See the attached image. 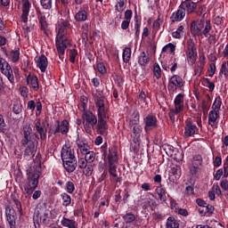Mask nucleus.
Instances as JSON below:
<instances>
[{
	"label": "nucleus",
	"instance_id": "35",
	"mask_svg": "<svg viewBox=\"0 0 228 228\" xmlns=\"http://www.w3.org/2000/svg\"><path fill=\"white\" fill-rule=\"evenodd\" d=\"M156 193L159 195V200H161L162 203L167 202V190L163 188V186H158L156 188Z\"/></svg>",
	"mask_w": 228,
	"mask_h": 228
},
{
	"label": "nucleus",
	"instance_id": "50",
	"mask_svg": "<svg viewBox=\"0 0 228 228\" xmlns=\"http://www.w3.org/2000/svg\"><path fill=\"white\" fill-rule=\"evenodd\" d=\"M129 123H140V112L134 110L131 115Z\"/></svg>",
	"mask_w": 228,
	"mask_h": 228
},
{
	"label": "nucleus",
	"instance_id": "51",
	"mask_svg": "<svg viewBox=\"0 0 228 228\" xmlns=\"http://www.w3.org/2000/svg\"><path fill=\"white\" fill-rule=\"evenodd\" d=\"M153 74L156 79H161V68L157 62L153 65Z\"/></svg>",
	"mask_w": 228,
	"mask_h": 228
},
{
	"label": "nucleus",
	"instance_id": "62",
	"mask_svg": "<svg viewBox=\"0 0 228 228\" xmlns=\"http://www.w3.org/2000/svg\"><path fill=\"white\" fill-rule=\"evenodd\" d=\"M204 69L203 66H200L199 64H196L194 66V74L195 76L200 77V75L202 74V69Z\"/></svg>",
	"mask_w": 228,
	"mask_h": 228
},
{
	"label": "nucleus",
	"instance_id": "37",
	"mask_svg": "<svg viewBox=\"0 0 228 228\" xmlns=\"http://www.w3.org/2000/svg\"><path fill=\"white\" fill-rule=\"evenodd\" d=\"M179 221L174 216H169L166 221V228H179Z\"/></svg>",
	"mask_w": 228,
	"mask_h": 228
},
{
	"label": "nucleus",
	"instance_id": "43",
	"mask_svg": "<svg viewBox=\"0 0 228 228\" xmlns=\"http://www.w3.org/2000/svg\"><path fill=\"white\" fill-rule=\"evenodd\" d=\"M220 108H222V98L217 96L212 105V111L220 113Z\"/></svg>",
	"mask_w": 228,
	"mask_h": 228
},
{
	"label": "nucleus",
	"instance_id": "27",
	"mask_svg": "<svg viewBox=\"0 0 228 228\" xmlns=\"http://www.w3.org/2000/svg\"><path fill=\"white\" fill-rule=\"evenodd\" d=\"M49 65V62L47 61V57L44 54H42L37 61V67L41 70V72H45L47 70V66Z\"/></svg>",
	"mask_w": 228,
	"mask_h": 228
},
{
	"label": "nucleus",
	"instance_id": "42",
	"mask_svg": "<svg viewBox=\"0 0 228 228\" xmlns=\"http://www.w3.org/2000/svg\"><path fill=\"white\" fill-rule=\"evenodd\" d=\"M141 200H144L142 202V206L143 208H156V200H154L153 199H143V196H141Z\"/></svg>",
	"mask_w": 228,
	"mask_h": 228
},
{
	"label": "nucleus",
	"instance_id": "38",
	"mask_svg": "<svg viewBox=\"0 0 228 228\" xmlns=\"http://www.w3.org/2000/svg\"><path fill=\"white\" fill-rule=\"evenodd\" d=\"M88 19V12L85 10H80L75 15V20L78 22H84Z\"/></svg>",
	"mask_w": 228,
	"mask_h": 228
},
{
	"label": "nucleus",
	"instance_id": "10",
	"mask_svg": "<svg viewBox=\"0 0 228 228\" xmlns=\"http://www.w3.org/2000/svg\"><path fill=\"white\" fill-rule=\"evenodd\" d=\"M158 118L154 114H148L143 117L144 131L149 133L152 129H158Z\"/></svg>",
	"mask_w": 228,
	"mask_h": 228
},
{
	"label": "nucleus",
	"instance_id": "61",
	"mask_svg": "<svg viewBox=\"0 0 228 228\" xmlns=\"http://www.w3.org/2000/svg\"><path fill=\"white\" fill-rule=\"evenodd\" d=\"M175 213L181 215V216H188V210L185 208H175Z\"/></svg>",
	"mask_w": 228,
	"mask_h": 228
},
{
	"label": "nucleus",
	"instance_id": "30",
	"mask_svg": "<svg viewBox=\"0 0 228 228\" xmlns=\"http://www.w3.org/2000/svg\"><path fill=\"white\" fill-rule=\"evenodd\" d=\"M77 145L81 154H85L88 151H90V146L88 145V142H86V140L77 139Z\"/></svg>",
	"mask_w": 228,
	"mask_h": 228
},
{
	"label": "nucleus",
	"instance_id": "21",
	"mask_svg": "<svg viewBox=\"0 0 228 228\" xmlns=\"http://www.w3.org/2000/svg\"><path fill=\"white\" fill-rule=\"evenodd\" d=\"M129 128L132 132L131 136L133 138H140V134H142V132L143 131V127H142L140 123H129Z\"/></svg>",
	"mask_w": 228,
	"mask_h": 228
},
{
	"label": "nucleus",
	"instance_id": "25",
	"mask_svg": "<svg viewBox=\"0 0 228 228\" xmlns=\"http://www.w3.org/2000/svg\"><path fill=\"white\" fill-rule=\"evenodd\" d=\"M218 118H220V112L210 110L208 114V126L216 127L218 126Z\"/></svg>",
	"mask_w": 228,
	"mask_h": 228
},
{
	"label": "nucleus",
	"instance_id": "63",
	"mask_svg": "<svg viewBox=\"0 0 228 228\" xmlns=\"http://www.w3.org/2000/svg\"><path fill=\"white\" fill-rule=\"evenodd\" d=\"M97 69H98V72H100V74H106V66H104V63L98 62Z\"/></svg>",
	"mask_w": 228,
	"mask_h": 228
},
{
	"label": "nucleus",
	"instance_id": "28",
	"mask_svg": "<svg viewBox=\"0 0 228 228\" xmlns=\"http://www.w3.org/2000/svg\"><path fill=\"white\" fill-rule=\"evenodd\" d=\"M30 8H31V4L29 3V1H26L23 4L22 14L20 17L21 22H23L24 24H26V22H28V17L29 16Z\"/></svg>",
	"mask_w": 228,
	"mask_h": 228
},
{
	"label": "nucleus",
	"instance_id": "1",
	"mask_svg": "<svg viewBox=\"0 0 228 228\" xmlns=\"http://www.w3.org/2000/svg\"><path fill=\"white\" fill-rule=\"evenodd\" d=\"M102 153L104 159H108L109 173L111 177H118L117 167H118V155L117 154V149L115 147L109 148L108 144L102 146Z\"/></svg>",
	"mask_w": 228,
	"mask_h": 228
},
{
	"label": "nucleus",
	"instance_id": "56",
	"mask_svg": "<svg viewBox=\"0 0 228 228\" xmlns=\"http://www.w3.org/2000/svg\"><path fill=\"white\" fill-rule=\"evenodd\" d=\"M80 101L83 111H89L90 110H86L88 104V98L86 96H82L80 98Z\"/></svg>",
	"mask_w": 228,
	"mask_h": 228
},
{
	"label": "nucleus",
	"instance_id": "55",
	"mask_svg": "<svg viewBox=\"0 0 228 228\" xmlns=\"http://www.w3.org/2000/svg\"><path fill=\"white\" fill-rule=\"evenodd\" d=\"M192 165L200 167V165H202V156L195 155L192 159Z\"/></svg>",
	"mask_w": 228,
	"mask_h": 228
},
{
	"label": "nucleus",
	"instance_id": "47",
	"mask_svg": "<svg viewBox=\"0 0 228 228\" xmlns=\"http://www.w3.org/2000/svg\"><path fill=\"white\" fill-rule=\"evenodd\" d=\"M85 154V159L89 163L92 164L95 161V152L88 151Z\"/></svg>",
	"mask_w": 228,
	"mask_h": 228
},
{
	"label": "nucleus",
	"instance_id": "24",
	"mask_svg": "<svg viewBox=\"0 0 228 228\" xmlns=\"http://www.w3.org/2000/svg\"><path fill=\"white\" fill-rule=\"evenodd\" d=\"M184 17H186V12H184V9L180 6L176 12L172 13L170 20L172 22H181Z\"/></svg>",
	"mask_w": 228,
	"mask_h": 228
},
{
	"label": "nucleus",
	"instance_id": "7",
	"mask_svg": "<svg viewBox=\"0 0 228 228\" xmlns=\"http://www.w3.org/2000/svg\"><path fill=\"white\" fill-rule=\"evenodd\" d=\"M185 56L187 60L188 65L191 67H193V64L197 61V45H195V42H193V39L190 38L187 41V46L185 50Z\"/></svg>",
	"mask_w": 228,
	"mask_h": 228
},
{
	"label": "nucleus",
	"instance_id": "59",
	"mask_svg": "<svg viewBox=\"0 0 228 228\" xmlns=\"http://www.w3.org/2000/svg\"><path fill=\"white\" fill-rule=\"evenodd\" d=\"M142 26V21L135 20H134V29H135V37H140V28Z\"/></svg>",
	"mask_w": 228,
	"mask_h": 228
},
{
	"label": "nucleus",
	"instance_id": "49",
	"mask_svg": "<svg viewBox=\"0 0 228 228\" xmlns=\"http://www.w3.org/2000/svg\"><path fill=\"white\" fill-rule=\"evenodd\" d=\"M117 12L122 13L126 10V0H118L117 4L115 5Z\"/></svg>",
	"mask_w": 228,
	"mask_h": 228
},
{
	"label": "nucleus",
	"instance_id": "36",
	"mask_svg": "<svg viewBox=\"0 0 228 228\" xmlns=\"http://www.w3.org/2000/svg\"><path fill=\"white\" fill-rule=\"evenodd\" d=\"M122 219L124 220L125 224H129L136 222V216L133 214V212H128L125 215H122Z\"/></svg>",
	"mask_w": 228,
	"mask_h": 228
},
{
	"label": "nucleus",
	"instance_id": "19",
	"mask_svg": "<svg viewBox=\"0 0 228 228\" xmlns=\"http://www.w3.org/2000/svg\"><path fill=\"white\" fill-rule=\"evenodd\" d=\"M61 157L62 161L76 159L74 149L70 147L63 146L61 150Z\"/></svg>",
	"mask_w": 228,
	"mask_h": 228
},
{
	"label": "nucleus",
	"instance_id": "32",
	"mask_svg": "<svg viewBox=\"0 0 228 228\" xmlns=\"http://www.w3.org/2000/svg\"><path fill=\"white\" fill-rule=\"evenodd\" d=\"M170 65H173V66L170 68ZM162 69L164 70H171V72H175V70H177V60H175V58L174 57H171L168 64H164L162 66Z\"/></svg>",
	"mask_w": 228,
	"mask_h": 228
},
{
	"label": "nucleus",
	"instance_id": "12",
	"mask_svg": "<svg viewBox=\"0 0 228 228\" xmlns=\"http://www.w3.org/2000/svg\"><path fill=\"white\" fill-rule=\"evenodd\" d=\"M6 221L10 228H17V213L13 208H5Z\"/></svg>",
	"mask_w": 228,
	"mask_h": 228
},
{
	"label": "nucleus",
	"instance_id": "26",
	"mask_svg": "<svg viewBox=\"0 0 228 228\" xmlns=\"http://www.w3.org/2000/svg\"><path fill=\"white\" fill-rule=\"evenodd\" d=\"M62 163L65 170L69 174L77 168V160H76V159L70 160H62Z\"/></svg>",
	"mask_w": 228,
	"mask_h": 228
},
{
	"label": "nucleus",
	"instance_id": "3",
	"mask_svg": "<svg viewBox=\"0 0 228 228\" xmlns=\"http://www.w3.org/2000/svg\"><path fill=\"white\" fill-rule=\"evenodd\" d=\"M82 120L86 133L92 134V131L97 126V116L92 110H82Z\"/></svg>",
	"mask_w": 228,
	"mask_h": 228
},
{
	"label": "nucleus",
	"instance_id": "44",
	"mask_svg": "<svg viewBox=\"0 0 228 228\" xmlns=\"http://www.w3.org/2000/svg\"><path fill=\"white\" fill-rule=\"evenodd\" d=\"M122 58H123L124 63H129V61H131V48L126 47L123 50Z\"/></svg>",
	"mask_w": 228,
	"mask_h": 228
},
{
	"label": "nucleus",
	"instance_id": "48",
	"mask_svg": "<svg viewBox=\"0 0 228 228\" xmlns=\"http://www.w3.org/2000/svg\"><path fill=\"white\" fill-rule=\"evenodd\" d=\"M83 174L86 175V177H90L92 174H94V164H88L86 166V167L83 169Z\"/></svg>",
	"mask_w": 228,
	"mask_h": 228
},
{
	"label": "nucleus",
	"instance_id": "2",
	"mask_svg": "<svg viewBox=\"0 0 228 228\" xmlns=\"http://www.w3.org/2000/svg\"><path fill=\"white\" fill-rule=\"evenodd\" d=\"M212 29L211 20H198L191 23V33L192 37H205L208 38Z\"/></svg>",
	"mask_w": 228,
	"mask_h": 228
},
{
	"label": "nucleus",
	"instance_id": "22",
	"mask_svg": "<svg viewBox=\"0 0 228 228\" xmlns=\"http://www.w3.org/2000/svg\"><path fill=\"white\" fill-rule=\"evenodd\" d=\"M180 6L182 7V10L187 13H193L197 9V4L191 2V0H185Z\"/></svg>",
	"mask_w": 228,
	"mask_h": 228
},
{
	"label": "nucleus",
	"instance_id": "39",
	"mask_svg": "<svg viewBox=\"0 0 228 228\" xmlns=\"http://www.w3.org/2000/svg\"><path fill=\"white\" fill-rule=\"evenodd\" d=\"M165 151H166V154H167V156H169L170 158H173L176 161H181V157H179V158L177 157V155L175 154V152H177V151L174 150V147L168 146L167 148L165 149Z\"/></svg>",
	"mask_w": 228,
	"mask_h": 228
},
{
	"label": "nucleus",
	"instance_id": "18",
	"mask_svg": "<svg viewBox=\"0 0 228 228\" xmlns=\"http://www.w3.org/2000/svg\"><path fill=\"white\" fill-rule=\"evenodd\" d=\"M35 128H36L37 134H39L40 140L42 142H45V140L47 138V128H45L42 126V120H40V118H37L36 120Z\"/></svg>",
	"mask_w": 228,
	"mask_h": 228
},
{
	"label": "nucleus",
	"instance_id": "29",
	"mask_svg": "<svg viewBox=\"0 0 228 228\" xmlns=\"http://www.w3.org/2000/svg\"><path fill=\"white\" fill-rule=\"evenodd\" d=\"M27 83L35 92H38V77L35 75H28L27 77Z\"/></svg>",
	"mask_w": 228,
	"mask_h": 228
},
{
	"label": "nucleus",
	"instance_id": "13",
	"mask_svg": "<svg viewBox=\"0 0 228 228\" xmlns=\"http://www.w3.org/2000/svg\"><path fill=\"white\" fill-rule=\"evenodd\" d=\"M94 104L97 108L98 117H108V109H106L103 96L96 97L94 100Z\"/></svg>",
	"mask_w": 228,
	"mask_h": 228
},
{
	"label": "nucleus",
	"instance_id": "57",
	"mask_svg": "<svg viewBox=\"0 0 228 228\" xmlns=\"http://www.w3.org/2000/svg\"><path fill=\"white\" fill-rule=\"evenodd\" d=\"M76 56H77V49H71L69 51V61L71 63H76Z\"/></svg>",
	"mask_w": 228,
	"mask_h": 228
},
{
	"label": "nucleus",
	"instance_id": "23",
	"mask_svg": "<svg viewBox=\"0 0 228 228\" xmlns=\"http://www.w3.org/2000/svg\"><path fill=\"white\" fill-rule=\"evenodd\" d=\"M35 154H37V149H35V144H28L26 146L24 151L23 158L29 161L35 158Z\"/></svg>",
	"mask_w": 228,
	"mask_h": 228
},
{
	"label": "nucleus",
	"instance_id": "15",
	"mask_svg": "<svg viewBox=\"0 0 228 228\" xmlns=\"http://www.w3.org/2000/svg\"><path fill=\"white\" fill-rule=\"evenodd\" d=\"M183 134L185 138H191V136H194V134H199V127H197V125L193 124L191 120H187L185 121Z\"/></svg>",
	"mask_w": 228,
	"mask_h": 228
},
{
	"label": "nucleus",
	"instance_id": "45",
	"mask_svg": "<svg viewBox=\"0 0 228 228\" xmlns=\"http://www.w3.org/2000/svg\"><path fill=\"white\" fill-rule=\"evenodd\" d=\"M162 53H169V54H175V45L169 43L162 48Z\"/></svg>",
	"mask_w": 228,
	"mask_h": 228
},
{
	"label": "nucleus",
	"instance_id": "52",
	"mask_svg": "<svg viewBox=\"0 0 228 228\" xmlns=\"http://www.w3.org/2000/svg\"><path fill=\"white\" fill-rule=\"evenodd\" d=\"M183 33H184V26L181 25L178 27L176 31L172 33V37L173 38H181Z\"/></svg>",
	"mask_w": 228,
	"mask_h": 228
},
{
	"label": "nucleus",
	"instance_id": "9",
	"mask_svg": "<svg viewBox=\"0 0 228 228\" xmlns=\"http://www.w3.org/2000/svg\"><path fill=\"white\" fill-rule=\"evenodd\" d=\"M49 215H51V211L48 209L41 211L36 210L33 216L34 224L37 225H40L41 224L47 225V224H49Z\"/></svg>",
	"mask_w": 228,
	"mask_h": 228
},
{
	"label": "nucleus",
	"instance_id": "58",
	"mask_svg": "<svg viewBox=\"0 0 228 228\" xmlns=\"http://www.w3.org/2000/svg\"><path fill=\"white\" fill-rule=\"evenodd\" d=\"M90 164L85 158H80L78 159V168H80V170H83L85 167H86V166Z\"/></svg>",
	"mask_w": 228,
	"mask_h": 228
},
{
	"label": "nucleus",
	"instance_id": "16",
	"mask_svg": "<svg viewBox=\"0 0 228 228\" xmlns=\"http://www.w3.org/2000/svg\"><path fill=\"white\" fill-rule=\"evenodd\" d=\"M55 45L59 58L61 60L65 56V50L70 45V42L68 39H55Z\"/></svg>",
	"mask_w": 228,
	"mask_h": 228
},
{
	"label": "nucleus",
	"instance_id": "5",
	"mask_svg": "<svg viewBox=\"0 0 228 228\" xmlns=\"http://www.w3.org/2000/svg\"><path fill=\"white\" fill-rule=\"evenodd\" d=\"M22 133L23 137L20 141L22 147H26L27 145H35V142H37V140H40L38 134L33 133V128L29 125L23 126Z\"/></svg>",
	"mask_w": 228,
	"mask_h": 228
},
{
	"label": "nucleus",
	"instance_id": "14",
	"mask_svg": "<svg viewBox=\"0 0 228 228\" xmlns=\"http://www.w3.org/2000/svg\"><path fill=\"white\" fill-rule=\"evenodd\" d=\"M56 124L57 126H55V128L52 130L53 134L56 136V134L60 133L61 134H67L69 133V124L68 120L63 119L61 123L60 120H57Z\"/></svg>",
	"mask_w": 228,
	"mask_h": 228
},
{
	"label": "nucleus",
	"instance_id": "17",
	"mask_svg": "<svg viewBox=\"0 0 228 228\" xmlns=\"http://www.w3.org/2000/svg\"><path fill=\"white\" fill-rule=\"evenodd\" d=\"M106 117H100L98 116V121L96 124V131H98L99 134L102 136L108 134V123L104 120Z\"/></svg>",
	"mask_w": 228,
	"mask_h": 228
},
{
	"label": "nucleus",
	"instance_id": "46",
	"mask_svg": "<svg viewBox=\"0 0 228 228\" xmlns=\"http://www.w3.org/2000/svg\"><path fill=\"white\" fill-rule=\"evenodd\" d=\"M40 4L43 10L49 12L53 8V0H40Z\"/></svg>",
	"mask_w": 228,
	"mask_h": 228
},
{
	"label": "nucleus",
	"instance_id": "64",
	"mask_svg": "<svg viewBox=\"0 0 228 228\" xmlns=\"http://www.w3.org/2000/svg\"><path fill=\"white\" fill-rule=\"evenodd\" d=\"M220 186L224 191H228V180L224 179L220 183Z\"/></svg>",
	"mask_w": 228,
	"mask_h": 228
},
{
	"label": "nucleus",
	"instance_id": "4",
	"mask_svg": "<svg viewBox=\"0 0 228 228\" xmlns=\"http://www.w3.org/2000/svg\"><path fill=\"white\" fill-rule=\"evenodd\" d=\"M38 179H40V172L30 171L28 173L27 181L23 185L24 193L27 195H33V191L38 186Z\"/></svg>",
	"mask_w": 228,
	"mask_h": 228
},
{
	"label": "nucleus",
	"instance_id": "40",
	"mask_svg": "<svg viewBox=\"0 0 228 228\" xmlns=\"http://www.w3.org/2000/svg\"><path fill=\"white\" fill-rule=\"evenodd\" d=\"M61 198L62 199V206L64 208H69L72 204V198L67 192L61 194Z\"/></svg>",
	"mask_w": 228,
	"mask_h": 228
},
{
	"label": "nucleus",
	"instance_id": "33",
	"mask_svg": "<svg viewBox=\"0 0 228 228\" xmlns=\"http://www.w3.org/2000/svg\"><path fill=\"white\" fill-rule=\"evenodd\" d=\"M61 224L63 227L77 228V223L74 219H69L67 217H62Z\"/></svg>",
	"mask_w": 228,
	"mask_h": 228
},
{
	"label": "nucleus",
	"instance_id": "34",
	"mask_svg": "<svg viewBox=\"0 0 228 228\" xmlns=\"http://www.w3.org/2000/svg\"><path fill=\"white\" fill-rule=\"evenodd\" d=\"M169 82L176 86L177 88H183V86H184V80H183V77H181L179 75H174L171 77Z\"/></svg>",
	"mask_w": 228,
	"mask_h": 228
},
{
	"label": "nucleus",
	"instance_id": "54",
	"mask_svg": "<svg viewBox=\"0 0 228 228\" xmlns=\"http://www.w3.org/2000/svg\"><path fill=\"white\" fill-rule=\"evenodd\" d=\"M11 56H12V63H17V61H19V58L20 56V52H19V50L12 51L11 53Z\"/></svg>",
	"mask_w": 228,
	"mask_h": 228
},
{
	"label": "nucleus",
	"instance_id": "20",
	"mask_svg": "<svg viewBox=\"0 0 228 228\" xmlns=\"http://www.w3.org/2000/svg\"><path fill=\"white\" fill-rule=\"evenodd\" d=\"M168 179L171 183H177L181 179V167L175 166L171 167Z\"/></svg>",
	"mask_w": 228,
	"mask_h": 228
},
{
	"label": "nucleus",
	"instance_id": "11",
	"mask_svg": "<svg viewBox=\"0 0 228 228\" xmlns=\"http://www.w3.org/2000/svg\"><path fill=\"white\" fill-rule=\"evenodd\" d=\"M36 13L41 31H43L44 35H47V32L49 31V23L47 22V17H45V14L38 7L36 8Z\"/></svg>",
	"mask_w": 228,
	"mask_h": 228
},
{
	"label": "nucleus",
	"instance_id": "6",
	"mask_svg": "<svg viewBox=\"0 0 228 228\" xmlns=\"http://www.w3.org/2000/svg\"><path fill=\"white\" fill-rule=\"evenodd\" d=\"M184 110V94H178L174 100V107L169 110L168 117L171 122H175V115H179Z\"/></svg>",
	"mask_w": 228,
	"mask_h": 228
},
{
	"label": "nucleus",
	"instance_id": "53",
	"mask_svg": "<svg viewBox=\"0 0 228 228\" xmlns=\"http://www.w3.org/2000/svg\"><path fill=\"white\" fill-rule=\"evenodd\" d=\"M66 191L67 193H74V191H76V185H74V183L72 181H68L66 183Z\"/></svg>",
	"mask_w": 228,
	"mask_h": 228
},
{
	"label": "nucleus",
	"instance_id": "8",
	"mask_svg": "<svg viewBox=\"0 0 228 228\" xmlns=\"http://www.w3.org/2000/svg\"><path fill=\"white\" fill-rule=\"evenodd\" d=\"M0 72L5 76L11 85H15V77L13 76V69L8 61L0 55Z\"/></svg>",
	"mask_w": 228,
	"mask_h": 228
},
{
	"label": "nucleus",
	"instance_id": "31",
	"mask_svg": "<svg viewBox=\"0 0 228 228\" xmlns=\"http://www.w3.org/2000/svg\"><path fill=\"white\" fill-rule=\"evenodd\" d=\"M151 61V58H149V54L145 52H142L138 57V63L141 67H146V65Z\"/></svg>",
	"mask_w": 228,
	"mask_h": 228
},
{
	"label": "nucleus",
	"instance_id": "41",
	"mask_svg": "<svg viewBox=\"0 0 228 228\" xmlns=\"http://www.w3.org/2000/svg\"><path fill=\"white\" fill-rule=\"evenodd\" d=\"M67 28L58 26V32L55 40H67Z\"/></svg>",
	"mask_w": 228,
	"mask_h": 228
},
{
	"label": "nucleus",
	"instance_id": "60",
	"mask_svg": "<svg viewBox=\"0 0 228 228\" xmlns=\"http://www.w3.org/2000/svg\"><path fill=\"white\" fill-rule=\"evenodd\" d=\"M215 72H216V65H215V63H210L209 69H208L209 77H213V76H215Z\"/></svg>",
	"mask_w": 228,
	"mask_h": 228
}]
</instances>
